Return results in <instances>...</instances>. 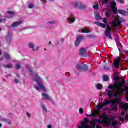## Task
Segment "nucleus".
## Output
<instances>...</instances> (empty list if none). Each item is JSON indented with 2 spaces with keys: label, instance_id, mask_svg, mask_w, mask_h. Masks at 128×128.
Returning a JSON list of instances; mask_svg holds the SVG:
<instances>
[{
  "label": "nucleus",
  "instance_id": "1",
  "mask_svg": "<svg viewBox=\"0 0 128 128\" xmlns=\"http://www.w3.org/2000/svg\"><path fill=\"white\" fill-rule=\"evenodd\" d=\"M118 98L114 99V100H108L105 102L104 103L102 104V105L98 104L97 106V108L98 110H102L104 106H108V104H112V110H118V106H116V104H120V101H118Z\"/></svg>",
  "mask_w": 128,
  "mask_h": 128
},
{
  "label": "nucleus",
  "instance_id": "2",
  "mask_svg": "<svg viewBox=\"0 0 128 128\" xmlns=\"http://www.w3.org/2000/svg\"><path fill=\"white\" fill-rule=\"evenodd\" d=\"M124 84H126V80L123 79V80L120 84L114 82V84L110 85L108 88V90H120V88H122L124 86Z\"/></svg>",
  "mask_w": 128,
  "mask_h": 128
},
{
  "label": "nucleus",
  "instance_id": "3",
  "mask_svg": "<svg viewBox=\"0 0 128 128\" xmlns=\"http://www.w3.org/2000/svg\"><path fill=\"white\" fill-rule=\"evenodd\" d=\"M35 78L36 79L34 80V82H37L38 86L40 88L41 90H43L44 92H46V88H44V86L42 84V80L40 77L38 76L37 74H36Z\"/></svg>",
  "mask_w": 128,
  "mask_h": 128
},
{
  "label": "nucleus",
  "instance_id": "4",
  "mask_svg": "<svg viewBox=\"0 0 128 128\" xmlns=\"http://www.w3.org/2000/svg\"><path fill=\"white\" fill-rule=\"evenodd\" d=\"M76 68L79 72H88V65L84 64V63L78 64Z\"/></svg>",
  "mask_w": 128,
  "mask_h": 128
},
{
  "label": "nucleus",
  "instance_id": "5",
  "mask_svg": "<svg viewBox=\"0 0 128 128\" xmlns=\"http://www.w3.org/2000/svg\"><path fill=\"white\" fill-rule=\"evenodd\" d=\"M72 6L76 8H80V10H86V6L81 2L78 3L74 2L72 4Z\"/></svg>",
  "mask_w": 128,
  "mask_h": 128
},
{
  "label": "nucleus",
  "instance_id": "6",
  "mask_svg": "<svg viewBox=\"0 0 128 128\" xmlns=\"http://www.w3.org/2000/svg\"><path fill=\"white\" fill-rule=\"evenodd\" d=\"M84 37L82 36H80L76 38V40L74 42V44L76 46H78L80 44V42L84 40Z\"/></svg>",
  "mask_w": 128,
  "mask_h": 128
},
{
  "label": "nucleus",
  "instance_id": "7",
  "mask_svg": "<svg viewBox=\"0 0 128 128\" xmlns=\"http://www.w3.org/2000/svg\"><path fill=\"white\" fill-rule=\"evenodd\" d=\"M80 54L82 56L86 58L88 56V51H86V48H82L80 50Z\"/></svg>",
  "mask_w": 128,
  "mask_h": 128
},
{
  "label": "nucleus",
  "instance_id": "8",
  "mask_svg": "<svg viewBox=\"0 0 128 128\" xmlns=\"http://www.w3.org/2000/svg\"><path fill=\"white\" fill-rule=\"evenodd\" d=\"M122 60L120 58V57H116L114 60V66L115 68H120V64Z\"/></svg>",
  "mask_w": 128,
  "mask_h": 128
},
{
  "label": "nucleus",
  "instance_id": "9",
  "mask_svg": "<svg viewBox=\"0 0 128 128\" xmlns=\"http://www.w3.org/2000/svg\"><path fill=\"white\" fill-rule=\"evenodd\" d=\"M104 123L106 122V124L108 126H110V124H112V120L109 116L104 117Z\"/></svg>",
  "mask_w": 128,
  "mask_h": 128
},
{
  "label": "nucleus",
  "instance_id": "10",
  "mask_svg": "<svg viewBox=\"0 0 128 128\" xmlns=\"http://www.w3.org/2000/svg\"><path fill=\"white\" fill-rule=\"evenodd\" d=\"M43 98L46 100H52V97L46 94H42Z\"/></svg>",
  "mask_w": 128,
  "mask_h": 128
},
{
  "label": "nucleus",
  "instance_id": "11",
  "mask_svg": "<svg viewBox=\"0 0 128 128\" xmlns=\"http://www.w3.org/2000/svg\"><path fill=\"white\" fill-rule=\"evenodd\" d=\"M94 24L96 26H101V28H106V25L98 22H96Z\"/></svg>",
  "mask_w": 128,
  "mask_h": 128
},
{
  "label": "nucleus",
  "instance_id": "12",
  "mask_svg": "<svg viewBox=\"0 0 128 128\" xmlns=\"http://www.w3.org/2000/svg\"><path fill=\"white\" fill-rule=\"evenodd\" d=\"M120 108L122 110H128V103H122L120 105Z\"/></svg>",
  "mask_w": 128,
  "mask_h": 128
},
{
  "label": "nucleus",
  "instance_id": "13",
  "mask_svg": "<svg viewBox=\"0 0 128 128\" xmlns=\"http://www.w3.org/2000/svg\"><path fill=\"white\" fill-rule=\"evenodd\" d=\"M94 14L96 20H102V18L100 17V14H98V12H95Z\"/></svg>",
  "mask_w": 128,
  "mask_h": 128
},
{
  "label": "nucleus",
  "instance_id": "14",
  "mask_svg": "<svg viewBox=\"0 0 128 128\" xmlns=\"http://www.w3.org/2000/svg\"><path fill=\"white\" fill-rule=\"evenodd\" d=\"M4 58H5L6 60H12V57L8 53V52H5L4 53Z\"/></svg>",
  "mask_w": 128,
  "mask_h": 128
},
{
  "label": "nucleus",
  "instance_id": "15",
  "mask_svg": "<svg viewBox=\"0 0 128 128\" xmlns=\"http://www.w3.org/2000/svg\"><path fill=\"white\" fill-rule=\"evenodd\" d=\"M92 120L96 124H104V119H103V121L100 119H95V120Z\"/></svg>",
  "mask_w": 128,
  "mask_h": 128
},
{
  "label": "nucleus",
  "instance_id": "16",
  "mask_svg": "<svg viewBox=\"0 0 128 128\" xmlns=\"http://www.w3.org/2000/svg\"><path fill=\"white\" fill-rule=\"evenodd\" d=\"M22 24V22H17L14 23L12 26V28H16V26H20Z\"/></svg>",
  "mask_w": 128,
  "mask_h": 128
},
{
  "label": "nucleus",
  "instance_id": "17",
  "mask_svg": "<svg viewBox=\"0 0 128 128\" xmlns=\"http://www.w3.org/2000/svg\"><path fill=\"white\" fill-rule=\"evenodd\" d=\"M112 14V10H108L106 12V18H110Z\"/></svg>",
  "mask_w": 128,
  "mask_h": 128
},
{
  "label": "nucleus",
  "instance_id": "18",
  "mask_svg": "<svg viewBox=\"0 0 128 128\" xmlns=\"http://www.w3.org/2000/svg\"><path fill=\"white\" fill-rule=\"evenodd\" d=\"M81 126H79L78 128H90V126H86V124L84 122H81Z\"/></svg>",
  "mask_w": 128,
  "mask_h": 128
},
{
  "label": "nucleus",
  "instance_id": "19",
  "mask_svg": "<svg viewBox=\"0 0 128 128\" xmlns=\"http://www.w3.org/2000/svg\"><path fill=\"white\" fill-rule=\"evenodd\" d=\"M118 90V95L122 96L125 90L124 88H120L119 90Z\"/></svg>",
  "mask_w": 128,
  "mask_h": 128
},
{
  "label": "nucleus",
  "instance_id": "20",
  "mask_svg": "<svg viewBox=\"0 0 128 128\" xmlns=\"http://www.w3.org/2000/svg\"><path fill=\"white\" fill-rule=\"evenodd\" d=\"M105 36L109 38V40H112L110 33L108 31H105Z\"/></svg>",
  "mask_w": 128,
  "mask_h": 128
},
{
  "label": "nucleus",
  "instance_id": "21",
  "mask_svg": "<svg viewBox=\"0 0 128 128\" xmlns=\"http://www.w3.org/2000/svg\"><path fill=\"white\" fill-rule=\"evenodd\" d=\"M6 38L8 43L10 44V42H12V37H10V32H8V33Z\"/></svg>",
  "mask_w": 128,
  "mask_h": 128
},
{
  "label": "nucleus",
  "instance_id": "22",
  "mask_svg": "<svg viewBox=\"0 0 128 128\" xmlns=\"http://www.w3.org/2000/svg\"><path fill=\"white\" fill-rule=\"evenodd\" d=\"M118 12L122 16H126L128 14V12L123 10H118Z\"/></svg>",
  "mask_w": 128,
  "mask_h": 128
},
{
  "label": "nucleus",
  "instance_id": "23",
  "mask_svg": "<svg viewBox=\"0 0 128 128\" xmlns=\"http://www.w3.org/2000/svg\"><path fill=\"white\" fill-rule=\"evenodd\" d=\"M116 2H112L110 3V8H116Z\"/></svg>",
  "mask_w": 128,
  "mask_h": 128
},
{
  "label": "nucleus",
  "instance_id": "24",
  "mask_svg": "<svg viewBox=\"0 0 128 128\" xmlns=\"http://www.w3.org/2000/svg\"><path fill=\"white\" fill-rule=\"evenodd\" d=\"M118 120H116L114 122H113L111 124V128H114V126H118Z\"/></svg>",
  "mask_w": 128,
  "mask_h": 128
},
{
  "label": "nucleus",
  "instance_id": "25",
  "mask_svg": "<svg viewBox=\"0 0 128 128\" xmlns=\"http://www.w3.org/2000/svg\"><path fill=\"white\" fill-rule=\"evenodd\" d=\"M110 66L108 64L104 66V70H110Z\"/></svg>",
  "mask_w": 128,
  "mask_h": 128
},
{
  "label": "nucleus",
  "instance_id": "26",
  "mask_svg": "<svg viewBox=\"0 0 128 128\" xmlns=\"http://www.w3.org/2000/svg\"><path fill=\"white\" fill-rule=\"evenodd\" d=\"M110 9L112 10L114 14H116L118 12V8L116 7H113L110 8Z\"/></svg>",
  "mask_w": 128,
  "mask_h": 128
},
{
  "label": "nucleus",
  "instance_id": "27",
  "mask_svg": "<svg viewBox=\"0 0 128 128\" xmlns=\"http://www.w3.org/2000/svg\"><path fill=\"white\" fill-rule=\"evenodd\" d=\"M108 98H112V96H114V94H112V91H110V90H108Z\"/></svg>",
  "mask_w": 128,
  "mask_h": 128
},
{
  "label": "nucleus",
  "instance_id": "28",
  "mask_svg": "<svg viewBox=\"0 0 128 128\" xmlns=\"http://www.w3.org/2000/svg\"><path fill=\"white\" fill-rule=\"evenodd\" d=\"M96 88L98 90H100L102 89V86L101 84H96Z\"/></svg>",
  "mask_w": 128,
  "mask_h": 128
},
{
  "label": "nucleus",
  "instance_id": "29",
  "mask_svg": "<svg viewBox=\"0 0 128 128\" xmlns=\"http://www.w3.org/2000/svg\"><path fill=\"white\" fill-rule=\"evenodd\" d=\"M81 32L82 34H90V30H84V29L81 30Z\"/></svg>",
  "mask_w": 128,
  "mask_h": 128
},
{
  "label": "nucleus",
  "instance_id": "30",
  "mask_svg": "<svg viewBox=\"0 0 128 128\" xmlns=\"http://www.w3.org/2000/svg\"><path fill=\"white\" fill-rule=\"evenodd\" d=\"M28 47L30 48H32L33 50H34V44L30 43Z\"/></svg>",
  "mask_w": 128,
  "mask_h": 128
},
{
  "label": "nucleus",
  "instance_id": "31",
  "mask_svg": "<svg viewBox=\"0 0 128 128\" xmlns=\"http://www.w3.org/2000/svg\"><path fill=\"white\" fill-rule=\"evenodd\" d=\"M112 24V28H115L118 27V24H116V21H114Z\"/></svg>",
  "mask_w": 128,
  "mask_h": 128
},
{
  "label": "nucleus",
  "instance_id": "32",
  "mask_svg": "<svg viewBox=\"0 0 128 128\" xmlns=\"http://www.w3.org/2000/svg\"><path fill=\"white\" fill-rule=\"evenodd\" d=\"M116 46L118 48V50H120V48H122V44H120V42H119L118 44L116 43Z\"/></svg>",
  "mask_w": 128,
  "mask_h": 128
},
{
  "label": "nucleus",
  "instance_id": "33",
  "mask_svg": "<svg viewBox=\"0 0 128 128\" xmlns=\"http://www.w3.org/2000/svg\"><path fill=\"white\" fill-rule=\"evenodd\" d=\"M68 20H70V22H72V24H74V22H76V18H74L70 17L68 18Z\"/></svg>",
  "mask_w": 128,
  "mask_h": 128
},
{
  "label": "nucleus",
  "instance_id": "34",
  "mask_svg": "<svg viewBox=\"0 0 128 128\" xmlns=\"http://www.w3.org/2000/svg\"><path fill=\"white\" fill-rule=\"evenodd\" d=\"M94 116H96V112H92L91 114H86V116H89L90 118L94 117Z\"/></svg>",
  "mask_w": 128,
  "mask_h": 128
},
{
  "label": "nucleus",
  "instance_id": "35",
  "mask_svg": "<svg viewBox=\"0 0 128 128\" xmlns=\"http://www.w3.org/2000/svg\"><path fill=\"white\" fill-rule=\"evenodd\" d=\"M91 125L92 126V128H96V124L92 120L91 122Z\"/></svg>",
  "mask_w": 128,
  "mask_h": 128
},
{
  "label": "nucleus",
  "instance_id": "36",
  "mask_svg": "<svg viewBox=\"0 0 128 128\" xmlns=\"http://www.w3.org/2000/svg\"><path fill=\"white\" fill-rule=\"evenodd\" d=\"M84 122H85V124H88L90 123V120H88V118H84Z\"/></svg>",
  "mask_w": 128,
  "mask_h": 128
},
{
  "label": "nucleus",
  "instance_id": "37",
  "mask_svg": "<svg viewBox=\"0 0 128 128\" xmlns=\"http://www.w3.org/2000/svg\"><path fill=\"white\" fill-rule=\"evenodd\" d=\"M104 22L105 24H106L107 26H108V18H104Z\"/></svg>",
  "mask_w": 128,
  "mask_h": 128
},
{
  "label": "nucleus",
  "instance_id": "38",
  "mask_svg": "<svg viewBox=\"0 0 128 128\" xmlns=\"http://www.w3.org/2000/svg\"><path fill=\"white\" fill-rule=\"evenodd\" d=\"M103 80L104 82H108V77L105 75L103 76Z\"/></svg>",
  "mask_w": 128,
  "mask_h": 128
},
{
  "label": "nucleus",
  "instance_id": "39",
  "mask_svg": "<svg viewBox=\"0 0 128 128\" xmlns=\"http://www.w3.org/2000/svg\"><path fill=\"white\" fill-rule=\"evenodd\" d=\"M6 68H8L9 70L10 68H12V64H8L6 66Z\"/></svg>",
  "mask_w": 128,
  "mask_h": 128
},
{
  "label": "nucleus",
  "instance_id": "40",
  "mask_svg": "<svg viewBox=\"0 0 128 128\" xmlns=\"http://www.w3.org/2000/svg\"><path fill=\"white\" fill-rule=\"evenodd\" d=\"M29 72H30V74L34 76V72L32 70V68H29Z\"/></svg>",
  "mask_w": 128,
  "mask_h": 128
},
{
  "label": "nucleus",
  "instance_id": "41",
  "mask_svg": "<svg viewBox=\"0 0 128 128\" xmlns=\"http://www.w3.org/2000/svg\"><path fill=\"white\" fill-rule=\"evenodd\" d=\"M88 38H96V36L94 35L90 34L88 36Z\"/></svg>",
  "mask_w": 128,
  "mask_h": 128
},
{
  "label": "nucleus",
  "instance_id": "42",
  "mask_svg": "<svg viewBox=\"0 0 128 128\" xmlns=\"http://www.w3.org/2000/svg\"><path fill=\"white\" fill-rule=\"evenodd\" d=\"M110 30H112V28H110V27L108 24V26H107L106 32H108L110 33Z\"/></svg>",
  "mask_w": 128,
  "mask_h": 128
},
{
  "label": "nucleus",
  "instance_id": "43",
  "mask_svg": "<svg viewBox=\"0 0 128 128\" xmlns=\"http://www.w3.org/2000/svg\"><path fill=\"white\" fill-rule=\"evenodd\" d=\"M100 7V6L98 4H96V5L93 6V8L94 10H98V8Z\"/></svg>",
  "mask_w": 128,
  "mask_h": 128
},
{
  "label": "nucleus",
  "instance_id": "44",
  "mask_svg": "<svg viewBox=\"0 0 128 128\" xmlns=\"http://www.w3.org/2000/svg\"><path fill=\"white\" fill-rule=\"evenodd\" d=\"M119 120L120 122H124V118L122 116H120Z\"/></svg>",
  "mask_w": 128,
  "mask_h": 128
},
{
  "label": "nucleus",
  "instance_id": "45",
  "mask_svg": "<svg viewBox=\"0 0 128 128\" xmlns=\"http://www.w3.org/2000/svg\"><path fill=\"white\" fill-rule=\"evenodd\" d=\"M56 24V22H52V21H50V22H48L47 24Z\"/></svg>",
  "mask_w": 128,
  "mask_h": 128
},
{
  "label": "nucleus",
  "instance_id": "46",
  "mask_svg": "<svg viewBox=\"0 0 128 128\" xmlns=\"http://www.w3.org/2000/svg\"><path fill=\"white\" fill-rule=\"evenodd\" d=\"M42 108L44 112H48V110H46V108L45 106H42Z\"/></svg>",
  "mask_w": 128,
  "mask_h": 128
},
{
  "label": "nucleus",
  "instance_id": "47",
  "mask_svg": "<svg viewBox=\"0 0 128 128\" xmlns=\"http://www.w3.org/2000/svg\"><path fill=\"white\" fill-rule=\"evenodd\" d=\"M7 14H13V16H14V12L12 11H8L7 12Z\"/></svg>",
  "mask_w": 128,
  "mask_h": 128
},
{
  "label": "nucleus",
  "instance_id": "48",
  "mask_svg": "<svg viewBox=\"0 0 128 128\" xmlns=\"http://www.w3.org/2000/svg\"><path fill=\"white\" fill-rule=\"evenodd\" d=\"M16 68H17V70H20V64H18L17 65H16Z\"/></svg>",
  "mask_w": 128,
  "mask_h": 128
},
{
  "label": "nucleus",
  "instance_id": "49",
  "mask_svg": "<svg viewBox=\"0 0 128 128\" xmlns=\"http://www.w3.org/2000/svg\"><path fill=\"white\" fill-rule=\"evenodd\" d=\"M120 80V77H116L114 79V80L115 82H118V80Z\"/></svg>",
  "mask_w": 128,
  "mask_h": 128
},
{
  "label": "nucleus",
  "instance_id": "50",
  "mask_svg": "<svg viewBox=\"0 0 128 128\" xmlns=\"http://www.w3.org/2000/svg\"><path fill=\"white\" fill-rule=\"evenodd\" d=\"M28 8H34V6L33 4H30L28 5Z\"/></svg>",
  "mask_w": 128,
  "mask_h": 128
},
{
  "label": "nucleus",
  "instance_id": "51",
  "mask_svg": "<svg viewBox=\"0 0 128 128\" xmlns=\"http://www.w3.org/2000/svg\"><path fill=\"white\" fill-rule=\"evenodd\" d=\"M79 112L80 114H84V110L82 108H80Z\"/></svg>",
  "mask_w": 128,
  "mask_h": 128
},
{
  "label": "nucleus",
  "instance_id": "52",
  "mask_svg": "<svg viewBox=\"0 0 128 128\" xmlns=\"http://www.w3.org/2000/svg\"><path fill=\"white\" fill-rule=\"evenodd\" d=\"M125 90V92H126V90L128 91V86H124V89Z\"/></svg>",
  "mask_w": 128,
  "mask_h": 128
},
{
  "label": "nucleus",
  "instance_id": "53",
  "mask_svg": "<svg viewBox=\"0 0 128 128\" xmlns=\"http://www.w3.org/2000/svg\"><path fill=\"white\" fill-rule=\"evenodd\" d=\"M115 42H116L117 44H120V40H118V38H116Z\"/></svg>",
  "mask_w": 128,
  "mask_h": 128
},
{
  "label": "nucleus",
  "instance_id": "54",
  "mask_svg": "<svg viewBox=\"0 0 128 128\" xmlns=\"http://www.w3.org/2000/svg\"><path fill=\"white\" fill-rule=\"evenodd\" d=\"M34 88H36V90H40V87H38V86H34Z\"/></svg>",
  "mask_w": 128,
  "mask_h": 128
},
{
  "label": "nucleus",
  "instance_id": "55",
  "mask_svg": "<svg viewBox=\"0 0 128 128\" xmlns=\"http://www.w3.org/2000/svg\"><path fill=\"white\" fill-rule=\"evenodd\" d=\"M118 26H122V22L118 21Z\"/></svg>",
  "mask_w": 128,
  "mask_h": 128
},
{
  "label": "nucleus",
  "instance_id": "56",
  "mask_svg": "<svg viewBox=\"0 0 128 128\" xmlns=\"http://www.w3.org/2000/svg\"><path fill=\"white\" fill-rule=\"evenodd\" d=\"M103 2L105 4H108V0H103Z\"/></svg>",
  "mask_w": 128,
  "mask_h": 128
},
{
  "label": "nucleus",
  "instance_id": "57",
  "mask_svg": "<svg viewBox=\"0 0 128 128\" xmlns=\"http://www.w3.org/2000/svg\"><path fill=\"white\" fill-rule=\"evenodd\" d=\"M65 76H70V73H68V72H67V73H66V74H65Z\"/></svg>",
  "mask_w": 128,
  "mask_h": 128
},
{
  "label": "nucleus",
  "instance_id": "58",
  "mask_svg": "<svg viewBox=\"0 0 128 128\" xmlns=\"http://www.w3.org/2000/svg\"><path fill=\"white\" fill-rule=\"evenodd\" d=\"M110 120L111 122H114V120H116V118H110Z\"/></svg>",
  "mask_w": 128,
  "mask_h": 128
},
{
  "label": "nucleus",
  "instance_id": "59",
  "mask_svg": "<svg viewBox=\"0 0 128 128\" xmlns=\"http://www.w3.org/2000/svg\"><path fill=\"white\" fill-rule=\"evenodd\" d=\"M113 96H114V98H116V96H118V92L117 94H113Z\"/></svg>",
  "mask_w": 128,
  "mask_h": 128
},
{
  "label": "nucleus",
  "instance_id": "60",
  "mask_svg": "<svg viewBox=\"0 0 128 128\" xmlns=\"http://www.w3.org/2000/svg\"><path fill=\"white\" fill-rule=\"evenodd\" d=\"M118 1L119 2H120V4H124V0H118Z\"/></svg>",
  "mask_w": 128,
  "mask_h": 128
},
{
  "label": "nucleus",
  "instance_id": "61",
  "mask_svg": "<svg viewBox=\"0 0 128 128\" xmlns=\"http://www.w3.org/2000/svg\"><path fill=\"white\" fill-rule=\"evenodd\" d=\"M125 120H127V122H128V114H126L125 116Z\"/></svg>",
  "mask_w": 128,
  "mask_h": 128
},
{
  "label": "nucleus",
  "instance_id": "62",
  "mask_svg": "<svg viewBox=\"0 0 128 128\" xmlns=\"http://www.w3.org/2000/svg\"><path fill=\"white\" fill-rule=\"evenodd\" d=\"M102 116L104 118V116H106V112H104L102 114Z\"/></svg>",
  "mask_w": 128,
  "mask_h": 128
},
{
  "label": "nucleus",
  "instance_id": "63",
  "mask_svg": "<svg viewBox=\"0 0 128 128\" xmlns=\"http://www.w3.org/2000/svg\"><path fill=\"white\" fill-rule=\"evenodd\" d=\"M4 60V57H2L0 58V62H2Z\"/></svg>",
  "mask_w": 128,
  "mask_h": 128
},
{
  "label": "nucleus",
  "instance_id": "64",
  "mask_svg": "<svg viewBox=\"0 0 128 128\" xmlns=\"http://www.w3.org/2000/svg\"><path fill=\"white\" fill-rule=\"evenodd\" d=\"M16 76L18 78H20V74H18V73L16 74Z\"/></svg>",
  "mask_w": 128,
  "mask_h": 128
}]
</instances>
